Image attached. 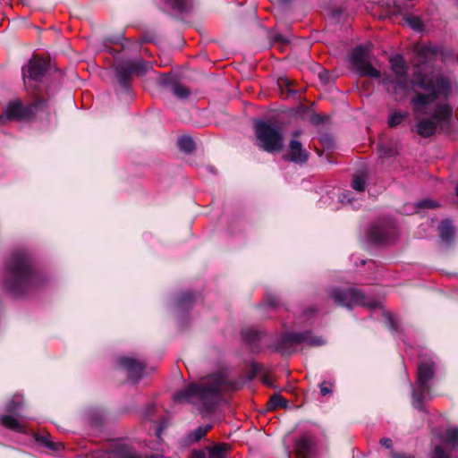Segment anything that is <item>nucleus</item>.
<instances>
[{"label": "nucleus", "instance_id": "1", "mask_svg": "<svg viewBox=\"0 0 458 458\" xmlns=\"http://www.w3.org/2000/svg\"><path fill=\"white\" fill-rule=\"evenodd\" d=\"M413 85L427 91L418 93L411 99L415 118V131L423 138L434 135L438 126L447 124L450 121L452 109L446 103L436 104L439 98L448 99L452 94L450 80L442 75L427 76L418 73L414 77Z\"/></svg>", "mask_w": 458, "mask_h": 458}, {"label": "nucleus", "instance_id": "2", "mask_svg": "<svg viewBox=\"0 0 458 458\" xmlns=\"http://www.w3.org/2000/svg\"><path fill=\"white\" fill-rule=\"evenodd\" d=\"M236 389V383L229 381L222 375H214L205 382L190 384L184 389L176 392L174 400L195 405L204 416L205 413L215 410L222 392Z\"/></svg>", "mask_w": 458, "mask_h": 458}, {"label": "nucleus", "instance_id": "3", "mask_svg": "<svg viewBox=\"0 0 458 458\" xmlns=\"http://www.w3.org/2000/svg\"><path fill=\"white\" fill-rule=\"evenodd\" d=\"M35 276L31 270L28 255L16 252L9 259L6 266L4 284L14 295L22 294L34 284Z\"/></svg>", "mask_w": 458, "mask_h": 458}, {"label": "nucleus", "instance_id": "4", "mask_svg": "<svg viewBox=\"0 0 458 458\" xmlns=\"http://www.w3.org/2000/svg\"><path fill=\"white\" fill-rule=\"evenodd\" d=\"M257 146L268 153H277L284 147L283 127L274 121L257 120L254 123Z\"/></svg>", "mask_w": 458, "mask_h": 458}, {"label": "nucleus", "instance_id": "5", "mask_svg": "<svg viewBox=\"0 0 458 458\" xmlns=\"http://www.w3.org/2000/svg\"><path fill=\"white\" fill-rule=\"evenodd\" d=\"M435 377V363L432 359L420 361L418 371L415 387L412 391L413 406L420 410H424V402L430 399V381Z\"/></svg>", "mask_w": 458, "mask_h": 458}, {"label": "nucleus", "instance_id": "6", "mask_svg": "<svg viewBox=\"0 0 458 458\" xmlns=\"http://www.w3.org/2000/svg\"><path fill=\"white\" fill-rule=\"evenodd\" d=\"M306 344L310 346H320L325 344L321 336L314 335L310 331L301 333L286 332L276 343L274 348L283 354L289 353V348L293 345Z\"/></svg>", "mask_w": 458, "mask_h": 458}, {"label": "nucleus", "instance_id": "7", "mask_svg": "<svg viewBox=\"0 0 458 458\" xmlns=\"http://www.w3.org/2000/svg\"><path fill=\"white\" fill-rule=\"evenodd\" d=\"M149 65L142 58L126 60L115 66L116 78L119 85L125 92L131 89V76L133 74L144 75Z\"/></svg>", "mask_w": 458, "mask_h": 458}, {"label": "nucleus", "instance_id": "8", "mask_svg": "<svg viewBox=\"0 0 458 458\" xmlns=\"http://www.w3.org/2000/svg\"><path fill=\"white\" fill-rule=\"evenodd\" d=\"M332 300L337 305L352 308L354 305H361L367 307H375L377 302L367 299L365 294L356 288H333L329 292Z\"/></svg>", "mask_w": 458, "mask_h": 458}, {"label": "nucleus", "instance_id": "9", "mask_svg": "<svg viewBox=\"0 0 458 458\" xmlns=\"http://www.w3.org/2000/svg\"><path fill=\"white\" fill-rule=\"evenodd\" d=\"M46 105L44 100L24 106L20 99L10 102L4 111L7 120L28 121Z\"/></svg>", "mask_w": 458, "mask_h": 458}, {"label": "nucleus", "instance_id": "10", "mask_svg": "<svg viewBox=\"0 0 458 458\" xmlns=\"http://www.w3.org/2000/svg\"><path fill=\"white\" fill-rule=\"evenodd\" d=\"M283 157L286 161L302 165L308 161L310 153L299 140L292 139L288 144L287 153Z\"/></svg>", "mask_w": 458, "mask_h": 458}, {"label": "nucleus", "instance_id": "11", "mask_svg": "<svg viewBox=\"0 0 458 458\" xmlns=\"http://www.w3.org/2000/svg\"><path fill=\"white\" fill-rule=\"evenodd\" d=\"M47 71V63L40 59H31L26 65L22 67V78L24 83L27 81H38L42 79Z\"/></svg>", "mask_w": 458, "mask_h": 458}, {"label": "nucleus", "instance_id": "12", "mask_svg": "<svg viewBox=\"0 0 458 458\" xmlns=\"http://www.w3.org/2000/svg\"><path fill=\"white\" fill-rule=\"evenodd\" d=\"M119 363L127 370L131 382L136 383L142 377L145 369V364L142 361L132 357H122L119 359Z\"/></svg>", "mask_w": 458, "mask_h": 458}, {"label": "nucleus", "instance_id": "13", "mask_svg": "<svg viewBox=\"0 0 458 458\" xmlns=\"http://www.w3.org/2000/svg\"><path fill=\"white\" fill-rule=\"evenodd\" d=\"M314 438L312 436L305 433L296 438L294 442L293 452L297 458H308L314 447Z\"/></svg>", "mask_w": 458, "mask_h": 458}, {"label": "nucleus", "instance_id": "14", "mask_svg": "<svg viewBox=\"0 0 458 458\" xmlns=\"http://www.w3.org/2000/svg\"><path fill=\"white\" fill-rule=\"evenodd\" d=\"M382 83L386 86L387 91L398 97L404 96L408 89L407 79H393L391 76H385L382 79Z\"/></svg>", "mask_w": 458, "mask_h": 458}, {"label": "nucleus", "instance_id": "15", "mask_svg": "<svg viewBox=\"0 0 458 458\" xmlns=\"http://www.w3.org/2000/svg\"><path fill=\"white\" fill-rule=\"evenodd\" d=\"M394 233V228L386 229L383 226L374 225L369 232V238L376 243H387Z\"/></svg>", "mask_w": 458, "mask_h": 458}, {"label": "nucleus", "instance_id": "16", "mask_svg": "<svg viewBox=\"0 0 458 458\" xmlns=\"http://www.w3.org/2000/svg\"><path fill=\"white\" fill-rule=\"evenodd\" d=\"M369 49L365 46L356 47L351 53L349 60L352 66L356 70L362 64L369 62Z\"/></svg>", "mask_w": 458, "mask_h": 458}, {"label": "nucleus", "instance_id": "17", "mask_svg": "<svg viewBox=\"0 0 458 458\" xmlns=\"http://www.w3.org/2000/svg\"><path fill=\"white\" fill-rule=\"evenodd\" d=\"M105 458H141L130 446L122 445L105 453Z\"/></svg>", "mask_w": 458, "mask_h": 458}, {"label": "nucleus", "instance_id": "18", "mask_svg": "<svg viewBox=\"0 0 458 458\" xmlns=\"http://www.w3.org/2000/svg\"><path fill=\"white\" fill-rule=\"evenodd\" d=\"M390 65L393 72L396 78H408V67L405 64V60L400 55L392 56L390 58Z\"/></svg>", "mask_w": 458, "mask_h": 458}, {"label": "nucleus", "instance_id": "19", "mask_svg": "<svg viewBox=\"0 0 458 458\" xmlns=\"http://www.w3.org/2000/svg\"><path fill=\"white\" fill-rule=\"evenodd\" d=\"M242 336L254 350L258 348V343L262 339L263 333L252 328H246L242 331Z\"/></svg>", "mask_w": 458, "mask_h": 458}, {"label": "nucleus", "instance_id": "20", "mask_svg": "<svg viewBox=\"0 0 458 458\" xmlns=\"http://www.w3.org/2000/svg\"><path fill=\"white\" fill-rule=\"evenodd\" d=\"M0 423L8 429L19 432L26 433L24 427L19 422V420L10 415H3L0 418Z\"/></svg>", "mask_w": 458, "mask_h": 458}, {"label": "nucleus", "instance_id": "21", "mask_svg": "<svg viewBox=\"0 0 458 458\" xmlns=\"http://www.w3.org/2000/svg\"><path fill=\"white\" fill-rule=\"evenodd\" d=\"M212 428L211 424L201 425L187 435L189 443H197Z\"/></svg>", "mask_w": 458, "mask_h": 458}, {"label": "nucleus", "instance_id": "22", "mask_svg": "<svg viewBox=\"0 0 458 458\" xmlns=\"http://www.w3.org/2000/svg\"><path fill=\"white\" fill-rule=\"evenodd\" d=\"M441 439L451 448L458 449V428H448Z\"/></svg>", "mask_w": 458, "mask_h": 458}, {"label": "nucleus", "instance_id": "23", "mask_svg": "<svg viewBox=\"0 0 458 458\" xmlns=\"http://www.w3.org/2000/svg\"><path fill=\"white\" fill-rule=\"evenodd\" d=\"M439 234L440 237L445 242H449L453 238L454 234V228L451 220L446 219L441 222L439 225Z\"/></svg>", "mask_w": 458, "mask_h": 458}, {"label": "nucleus", "instance_id": "24", "mask_svg": "<svg viewBox=\"0 0 458 458\" xmlns=\"http://www.w3.org/2000/svg\"><path fill=\"white\" fill-rule=\"evenodd\" d=\"M356 71L361 76H366L373 79H377L381 77V72L379 70L373 67V65L369 62L360 66Z\"/></svg>", "mask_w": 458, "mask_h": 458}, {"label": "nucleus", "instance_id": "25", "mask_svg": "<svg viewBox=\"0 0 458 458\" xmlns=\"http://www.w3.org/2000/svg\"><path fill=\"white\" fill-rule=\"evenodd\" d=\"M165 7L179 13H184L188 10L187 0H163Z\"/></svg>", "mask_w": 458, "mask_h": 458}, {"label": "nucleus", "instance_id": "26", "mask_svg": "<svg viewBox=\"0 0 458 458\" xmlns=\"http://www.w3.org/2000/svg\"><path fill=\"white\" fill-rule=\"evenodd\" d=\"M403 21L415 31L423 30V23L419 16L408 14L403 18Z\"/></svg>", "mask_w": 458, "mask_h": 458}, {"label": "nucleus", "instance_id": "27", "mask_svg": "<svg viewBox=\"0 0 458 458\" xmlns=\"http://www.w3.org/2000/svg\"><path fill=\"white\" fill-rule=\"evenodd\" d=\"M226 444H217L208 449L210 458H226Z\"/></svg>", "mask_w": 458, "mask_h": 458}, {"label": "nucleus", "instance_id": "28", "mask_svg": "<svg viewBox=\"0 0 458 458\" xmlns=\"http://www.w3.org/2000/svg\"><path fill=\"white\" fill-rule=\"evenodd\" d=\"M178 147L182 151L190 154L194 150L195 143L191 137L182 136L178 140Z\"/></svg>", "mask_w": 458, "mask_h": 458}, {"label": "nucleus", "instance_id": "29", "mask_svg": "<svg viewBox=\"0 0 458 458\" xmlns=\"http://www.w3.org/2000/svg\"><path fill=\"white\" fill-rule=\"evenodd\" d=\"M23 397L20 394H14L6 403L5 411L11 413L16 412L22 405Z\"/></svg>", "mask_w": 458, "mask_h": 458}, {"label": "nucleus", "instance_id": "30", "mask_svg": "<svg viewBox=\"0 0 458 458\" xmlns=\"http://www.w3.org/2000/svg\"><path fill=\"white\" fill-rule=\"evenodd\" d=\"M437 52V47L436 46L430 45H423L418 50V55L420 58L426 60H430L433 55H435Z\"/></svg>", "mask_w": 458, "mask_h": 458}, {"label": "nucleus", "instance_id": "31", "mask_svg": "<svg viewBox=\"0 0 458 458\" xmlns=\"http://www.w3.org/2000/svg\"><path fill=\"white\" fill-rule=\"evenodd\" d=\"M407 116V112H394L389 115L387 123L389 127H395L401 124Z\"/></svg>", "mask_w": 458, "mask_h": 458}, {"label": "nucleus", "instance_id": "32", "mask_svg": "<svg viewBox=\"0 0 458 458\" xmlns=\"http://www.w3.org/2000/svg\"><path fill=\"white\" fill-rule=\"evenodd\" d=\"M352 192L350 191H344L341 192L338 196L339 201L343 204H349L354 208H359L360 204L357 203L353 197H352Z\"/></svg>", "mask_w": 458, "mask_h": 458}, {"label": "nucleus", "instance_id": "33", "mask_svg": "<svg viewBox=\"0 0 458 458\" xmlns=\"http://www.w3.org/2000/svg\"><path fill=\"white\" fill-rule=\"evenodd\" d=\"M36 440L40 442L41 444H43L45 446L51 450L57 451L64 447L62 443H53L52 441H50L49 436H38L36 437Z\"/></svg>", "mask_w": 458, "mask_h": 458}, {"label": "nucleus", "instance_id": "34", "mask_svg": "<svg viewBox=\"0 0 458 458\" xmlns=\"http://www.w3.org/2000/svg\"><path fill=\"white\" fill-rule=\"evenodd\" d=\"M173 94L180 99H186L190 96V90L182 84H174L172 87Z\"/></svg>", "mask_w": 458, "mask_h": 458}, {"label": "nucleus", "instance_id": "35", "mask_svg": "<svg viewBox=\"0 0 458 458\" xmlns=\"http://www.w3.org/2000/svg\"><path fill=\"white\" fill-rule=\"evenodd\" d=\"M269 406L272 409L286 406V400L279 394H274L269 399Z\"/></svg>", "mask_w": 458, "mask_h": 458}, {"label": "nucleus", "instance_id": "36", "mask_svg": "<svg viewBox=\"0 0 458 458\" xmlns=\"http://www.w3.org/2000/svg\"><path fill=\"white\" fill-rule=\"evenodd\" d=\"M352 187L353 190L357 191L358 192H362L365 190L366 182L360 176L354 177L352 182Z\"/></svg>", "mask_w": 458, "mask_h": 458}, {"label": "nucleus", "instance_id": "37", "mask_svg": "<svg viewBox=\"0 0 458 458\" xmlns=\"http://www.w3.org/2000/svg\"><path fill=\"white\" fill-rule=\"evenodd\" d=\"M193 299V293L191 292H186L183 293L179 300H178V305L181 308L186 307L189 303H191V301Z\"/></svg>", "mask_w": 458, "mask_h": 458}, {"label": "nucleus", "instance_id": "38", "mask_svg": "<svg viewBox=\"0 0 458 458\" xmlns=\"http://www.w3.org/2000/svg\"><path fill=\"white\" fill-rule=\"evenodd\" d=\"M438 207V203L435 200L425 199L416 204L417 208H435Z\"/></svg>", "mask_w": 458, "mask_h": 458}, {"label": "nucleus", "instance_id": "39", "mask_svg": "<svg viewBox=\"0 0 458 458\" xmlns=\"http://www.w3.org/2000/svg\"><path fill=\"white\" fill-rule=\"evenodd\" d=\"M379 155L382 157H394L396 154V150L393 148L386 147V145L381 144L379 146Z\"/></svg>", "mask_w": 458, "mask_h": 458}, {"label": "nucleus", "instance_id": "40", "mask_svg": "<svg viewBox=\"0 0 458 458\" xmlns=\"http://www.w3.org/2000/svg\"><path fill=\"white\" fill-rule=\"evenodd\" d=\"M434 457L435 458H450V455L441 445H436L434 448Z\"/></svg>", "mask_w": 458, "mask_h": 458}, {"label": "nucleus", "instance_id": "41", "mask_svg": "<svg viewBox=\"0 0 458 458\" xmlns=\"http://www.w3.org/2000/svg\"><path fill=\"white\" fill-rule=\"evenodd\" d=\"M332 385L330 383L323 382L319 385L320 393L322 395H327L332 393Z\"/></svg>", "mask_w": 458, "mask_h": 458}, {"label": "nucleus", "instance_id": "42", "mask_svg": "<svg viewBox=\"0 0 458 458\" xmlns=\"http://www.w3.org/2000/svg\"><path fill=\"white\" fill-rule=\"evenodd\" d=\"M379 444L384 446L386 449L394 450L393 449V441L389 437H383L380 439Z\"/></svg>", "mask_w": 458, "mask_h": 458}, {"label": "nucleus", "instance_id": "43", "mask_svg": "<svg viewBox=\"0 0 458 458\" xmlns=\"http://www.w3.org/2000/svg\"><path fill=\"white\" fill-rule=\"evenodd\" d=\"M266 302L267 303L268 306L270 307H276L277 306V303H278V299L277 297L276 296H272V295H267L266 297Z\"/></svg>", "mask_w": 458, "mask_h": 458}, {"label": "nucleus", "instance_id": "44", "mask_svg": "<svg viewBox=\"0 0 458 458\" xmlns=\"http://www.w3.org/2000/svg\"><path fill=\"white\" fill-rule=\"evenodd\" d=\"M389 456L391 458H412L411 455H407L405 454H399L394 450H391V452L389 453Z\"/></svg>", "mask_w": 458, "mask_h": 458}, {"label": "nucleus", "instance_id": "45", "mask_svg": "<svg viewBox=\"0 0 458 458\" xmlns=\"http://www.w3.org/2000/svg\"><path fill=\"white\" fill-rule=\"evenodd\" d=\"M192 458H207L206 454L202 451H195Z\"/></svg>", "mask_w": 458, "mask_h": 458}, {"label": "nucleus", "instance_id": "46", "mask_svg": "<svg viewBox=\"0 0 458 458\" xmlns=\"http://www.w3.org/2000/svg\"><path fill=\"white\" fill-rule=\"evenodd\" d=\"M251 369H252L253 374L255 375L256 373H258L259 371L260 366L259 364H257V363H253L251 365Z\"/></svg>", "mask_w": 458, "mask_h": 458}, {"label": "nucleus", "instance_id": "47", "mask_svg": "<svg viewBox=\"0 0 458 458\" xmlns=\"http://www.w3.org/2000/svg\"><path fill=\"white\" fill-rule=\"evenodd\" d=\"M301 131L300 130H295L293 132V139L298 140V138L301 136Z\"/></svg>", "mask_w": 458, "mask_h": 458}, {"label": "nucleus", "instance_id": "48", "mask_svg": "<svg viewBox=\"0 0 458 458\" xmlns=\"http://www.w3.org/2000/svg\"><path fill=\"white\" fill-rule=\"evenodd\" d=\"M388 321H389V325H390V329L395 330L396 328H395L394 323L391 316L388 317Z\"/></svg>", "mask_w": 458, "mask_h": 458}, {"label": "nucleus", "instance_id": "49", "mask_svg": "<svg viewBox=\"0 0 458 458\" xmlns=\"http://www.w3.org/2000/svg\"><path fill=\"white\" fill-rule=\"evenodd\" d=\"M208 171H209L210 173H214V168H213V167L208 166Z\"/></svg>", "mask_w": 458, "mask_h": 458}, {"label": "nucleus", "instance_id": "50", "mask_svg": "<svg viewBox=\"0 0 458 458\" xmlns=\"http://www.w3.org/2000/svg\"><path fill=\"white\" fill-rule=\"evenodd\" d=\"M310 311L314 312V310H306L305 316H307V313L310 312Z\"/></svg>", "mask_w": 458, "mask_h": 458}, {"label": "nucleus", "instance_id": "51", "mask_svg": "<svg viewBox=\"0 0 458 458\" xmlns=\"http://www.w3.org/2000/svg\"><path fill=\"white\" fill-rule=\"evenodd\" d=\"M455 190H456V194H457V196H458V184L456 185Z\"/></svg>", "mask_w": 458, "mask_h": 458}, {"label": "nucleus", "instance_id": "52", "mask_svg": "<svg viewBox=\"0 0 458 458\" xmlns=\"http://www.w3.org/2000/svg\"><path fill=\"white\" fill-rule=\"evenodd\" d=\"M360 263H361L362 265H364V264H365V260H363V259H362V260L360 261Z\"/></svg>", "mask_w": 458, "mask_h": 458}, {"label": "nucleus", "instance_id": "53", "mask_svg": "<svg viewBox=\"0 0 458 458\" xmlns=\"http://www.w3.org/2000/svg\"><path fill=\"white\" fill-rule=\"evenodd\" d=\"M286 458H289V455H287V457H286Z\"/></svg>", "mask_w": 458, "mask_h": 458}]
</instances>
